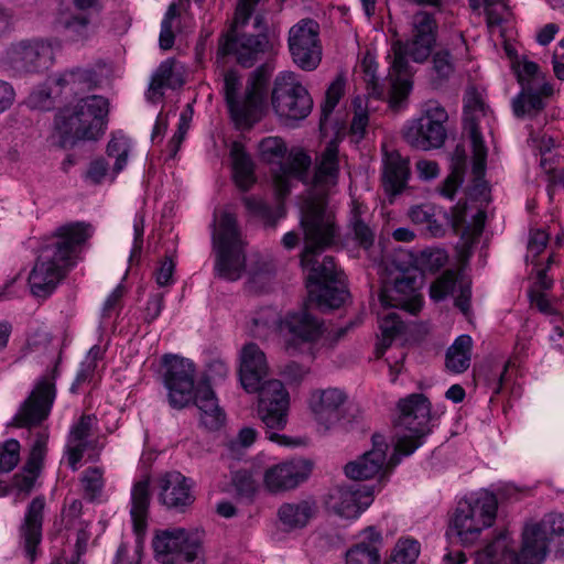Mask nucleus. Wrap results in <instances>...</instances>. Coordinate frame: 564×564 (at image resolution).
I'll list each match as a JSON object with an SVG mask.
<instances>
[{"mask_svg":"<svg viewBox=\"0 0 564 564\" xmlns=\"http://www.w3.org/2000/svg\"><path fill=\"white\" fill-rule=\"evenodd\" d=\"M338 145L330 141L322 152L313 177L314 193L302 207L301 225L304 231L305 247L301 264L307 271L308 285L343 281L332 257H324L319 263L317 257L329 247L336 237L337 228L332 209L327 207L325 195L337 183Z\"/></svg>","mask_w":564,"mask_h":564,"instance_id":"nucleus-1","label":"nucleus"},{"mask_svg":"<svg viewBox=\"0 0 564 564\" xmlns=\"http://www.w3.org/2000/svg\"><path fill=\"white\" fill-rule=\"evenodd\" d=\"M91 236V226L78 221L61 226L46 237L29 274L31 293L36 297L51 295L77 264L82 248Z\"/></svg>","mask_w":564,"mask_h":564,"instance_id":"nucleus-2","label":"nucleus"},{"mask_svg":"<svg viewBox=\"0 0 564 564\" xmlns=\"http://www.w3.org/2000/svg\"><path fill=\"white\" fill-rule=\"evenodd\" d=\"M564 552V514L549 513L539 522L527 524L522 546L507 532L500 533L478 557V564H542L549 551Z\"/></svg>","mask_w":564,"mask_h":564,"instance_id":"nucleus-3","label":"nucleus"},{"mask_svg":"<svg viewBox=\"0 0 564 564\" xmlns=\"http://www.w3.org/2000/svg\"><path fill=\"white\" fill-rule=\"evenodd\" d=\"M108 112V100L98 95L64 107L55 117L53 142L65 149L78 141L98 140L106 131Z\"/></svg>","mask_w":564,"mask_h":564,"instance_id":"nucleus-4","label":"nucleus"},{"mask_svg":"<svg viewBox=\"0 0 564 564\" xmlns=\"http://www.w3.org/2000/svg\"><path fill=\"white\" fill-rule=\"evenodd\" d=\"M498 512V499L487 489L473 491L458 500L449 519L448 534L467 546L475 544L491 528Z\"/></svg>","mask_w":564,"mask_h":564,"instance_id":"nucleus-5","label":"nucleus"},{"mask_svg":"<svg viewBox=\"0 0 564 564\" xmlns=\"http://www.w3.org/2000/svg\"><path fill=\"white\" fill-rule=\"evenodd\" d=\"M268 76L263 69L253 70L247 80L243 95H239L241 78L236 70L224 76V93L230 115L240 129L250 128L260 120L265 106Z\"/></svg>","mask_w":564,"mask_h":564,"instance_id":"nucleus-6","label":"nucleus"},{"mask_svg":"<svg viewBox=\"0 0 564 564\" xmlns=\"http://www.w3.org/2000/svg\"><path fill=\"white\" fill-rule=\"evenodd\" d=\"M259 153L263 162L275 166L272 176L280 198L290 193L295 180L305 182L312 160L302 149L293 148L288 152L281 138L268 137L260 141Z\"/></svg>","mask_w":564,"mask_h":564,"instance_id":"nucleus-7","label":"nucleus"},{"mask_svg":"<svg viewBox=\"0 0 564 564\" xmlns=\"http://www.w3.org/2000/svg\"><path fill=\"white\" fill-rule=\"evenodd\" d=\"M213 242L216 251V274L228 281L240 279L246 269L245 242L232 214L224 212L215 221Z\"/></svg>","mask_w":564,"mask_h":564,"instance_id":"nucleus-8","label":"nucleus"},{"mask_svg":"<svg viewBox=\"0 0 564 564\" xmlns=\"http://www.w3.org/2000/svg\"><path fill=\"white\" fill-rule=\"evenodd\" d=\"M399 416L395 422V454L411 455L430 433L431 403L421 393H413L398 402Z\"/></svg>","mask_w":564,"mask_h":564,"instance_id":"nucleus-9","label":"nucleus"},{"mask_svg":"<svg viewBox=\"0 0 564 564\" xmlns=\"http://www.w3.org/2000/svg\"><path fill=\"white\" fill-rule=\"evenodd\" d=\"M259 393L257 412L267 427L268 438L279 445L290 446L293 443L288 436L275 431L283 430L288 424L290 394L279 380H267L257 391Z\"/></svg>","mask_w":564,"mask_h":564,"instance_id":"nucleus-10","label":"nucleus"},{"mask_svg":"<svg viewBox=\"0 0 564 564\" xmlns=\"http://www.w3.org/2000/svg\"><path fill=\"white\" fill-rule=\"evenodd\" d=\"M203 532L198 529L173 528L159 533L153 541L155 557L161 564H204Z\"/></svg>","mask_w":564,"mask_h":564,"instance_id":"nucleus-11","label":"nucleus"},{"mask_svg":"<svg viewBox=\"0 0 564 564\" xmlns=\"http://www.w3.org/2000/svg\"><path fill=\"white\" fill-rule=\"evenodd\" d=\"M447 120L448 115L444 107L435 100H429L422 105L420 117L406 123L403 137L415 149H438L447 137Z\"/></svg>","mask_w":564,"mask_h":564,"instance_id":"nucleus-12","label":"nucleus"},{"mask_svg":"<svg viewBox=\"0 0 564 564\" xmlns=\"http://www.w3.org/2000/svg\"><path fill=\"white\" fill-rule=\"evenodd\" d=\"M435 42L436 40L411 33L408 41H399L394 44V59L391 67L393 73H395V77L391 74L392 89L390 97L393 107H399L412 88L409 78L403 76L408 65L406 57L416 63L425 62L431 55Z\"/></svg>","mask_w":564,"mask_h":564,"instance_id":"nucleus-13","label":"nucleus"},{"mask_svg":"<svg viewBox=\"0 0 564 564\" xmlns=\"http://www.w3.org/2000/svg\"><path fill=\"white\" fill-rule=\"evenodd\" d=\"M272 107L280 118L296 121L311 113L313 100L295 73L282 72L274 79Z\"/></svg>","mask_w":564,"mask_h":564,"instance_id":"nucleus-14","label":"nucleus"},{"mask_svg":"<svg viewBox=\"0 0 564 564\" xmlns=\"http://www.w3.org/2000/svg\"><path fill=\"white\" fill-rule=\"evenodd\" d=\"M288 46L293 63L303 70H314L322 61L319 25L312 19H302L288 34Z\"/></svg>","mask_w":564,"mask_h":564,"instance_id":"nucleus-15","label":"nucleus"},{"mask_svg":"<svg viewBox=\"0 0 564 564\" xmlns=\"http://www.w3.org/2000/svg\"><path fill=\"white\" fill-rule=\"evenodd\" d=\"M164 386L169 403L174 409H183L192 401L195 379L193 361L178 356H164Z\"/></svg>","mask_w":564,"mask_h":564,"instance_id":"nucleus-16","label":"nucleus"},{"mask_svg":"<svg viewBox=\"0 0 564 564\" xmlns=\"http://www.w3.org/2000/svg\"><path fill=\"white\" fill-rule=\"evenodd\" d=\"M421 281L411 271H401L390 283H384L380 292V302L384 308H401L416 314L423 304L420 292Z\"/></svg>","mask_w":564,"mask_h":564,"instance_id":"nucleus-17","label":"nucleus"},{"mask_svg":"<svg viewBox=\"0 0 564 564\" xmlns=\"http://www.w3.org/2000/svg\"><path fill=\"white\" fill-rule=\"evenodd\" d=\"M289 351H297L301 345L315 341L322 333V323L306 308L288 313L279 325Z\"/></svg>","mask_w":564,"mask_h":564,"instance_id":"nucleus-18","label":"nucleus"},{"mask_svg":"<svg viewBox=\"0 0 564 564\" xmlns=\"http://www.w3.org/2000/svg\"><path fill=\"white\" fill-rule=\"evenodd\" d=\"M55 399V386L48 378L39 380L30 397L13 417L17 427H31L45 420Z\"/></svg>","mask_w":564,"mask_h":564,"instance_id":"nucleus-19","label":"nucleus"},{"mask_svg":"<svg viewBox=\"0 0 564 564\" xmlns=\"http://www.w3.org/2000/svg\"><path fill=\"white\" fill-rule=\"evenodd\" d=\"M485 112L484 102L476 94H469L465 99L464 127L468 131L471 140L473 173L477 180L484 176L486 170L487 149L478 129V121L481 116H485Z\"/></svg>","mask_w":564,"mask_h":564,"instance_id":"nucleus-20","label":"nucleus"},{"mask_svg":"<svg viewBox=\"0 0 564 564\" xmlns=\"http://www.w3.org/2000/svg\"><path fill=\"white\" fill-rule=\"evenodd\" d=\"M269 50L265 35H235L229 33L219 42L218 54L234 55L243 67H252Z\"/></svg>","mask_w":564,"mask_h":564,"instance_id":"nucleus-21","label":"nucleus"},{"mask_svg":"<svg viewBox=\"0 0 564 564\" xmlns=\"http://www.w3.org/2000/svg\"><path fill=\"white\" fill-rule=\"evenodd\" d=\"M372 496L373 488L369 486L336 487L329 492L327 505L339 517L354 519L370 506Z\"/></svg>","mask_w":564,"mask_h":564,"instance_id":"nucleus-22","label":"nucleus"},{"mask_svg":"<svg viewBox=\"0 0 564 564\" xmlns=\"http://www.w3.org/2000/svg\"><path fill=\"white\" fill-rule=\"evenodd\" d=\"M388 448L384 436L373 435L372 448L345 466L346 476L354 480H364L382 474L390 464L387 463Z\"/></svg>","mask_w":564,"mask_h":564,"instance_id":"nucleus-23","label":"nucleus"},{"mask_svg":"<svg viewBox=\"0 0 564 564\" xmlns=\"http://www.w3.org/2000/svg\"><path fill=\"white\" fill-rule=\"evenodd\" d=\"M311 471L312 464L310 460L303 458L291 459L268 468L263 481L272 492L290 490L305 481Z\"/></svg>","mask_w":564,"mask_h":564,"instance_id":"nucleus-24","label":"nucleus"},{"mask_svg":"<svg viewBox=\"0 0 564 564\" xmlns=\"http://www.w3.org/2000/svg\"><path fill=\"white\" fill-rule=\"evenodd\" d=\"M346 400L344 390L329 387L311 391L307 404L315 421L327 431L339 421V409Z\"/></svg>","mask_w":564,"mask_h":564,"instance_id":"nucleus-25","label":"nucleus"},{"mask_svg":"<svg viewBox=\"0 0 564 564\" xmlns=\"http://www.w3.org/2000/svg\"><path fill=\"white\" fill-rule=\"evenodd\" d=\"M159 501L169 509L183 511L195 497L188 478L178 471H167L155 479Z\"/></svg>","mask_w":564,"mask_h":564,"instance_id":"nucleus-26","label":"nucleus"},{"mask_svg":"<svg viewBox=\"0 0 564 564\" xmlns=\"http://www.w3.org/2000/svg\"><path fill=\"white\" fill-rule=\"evenodd\" d=\"M269 371L264 352L256 344H247L240 352L239 377L243 389L254 393L265 382Z\"/></svg>","mask_w":564,"mask_h":564,"instance_id":"nucleus-27","label":"nucleus"},{"mask_svg":"<svg viewBox=\"0 0 564 564\" xmlns=\"http://www.w3.org/2000/svg\"><path fill=\"white\" fill-rule=\"evenodd\" d=\"M11 59L25 68H47L53 62V48L43 40L22 41L10 50Z\"/></svg>","mask_w":564,"mask_h":564,"instance_id":"nucleus-28","label":"nucleus"},{"mask_svg":"<svg viewBox=\"0 0 564 564\" xmlns=\"http://www.w3.org/2000/svg\"><path fill=\"white\" fill-rule=\"evenodd\" d=\"M382 184L384 191L394 196L403 191L410 176L409 161L395 150L382 147Z\"/></svg>","mask_w":564,"mask_h":564,"instance_id":"nucleus-29","label":"nucleus"},{"mask_svg":"<svg viewBox=\"0 0 564 564\" xmlns=\"http://www.w3.org/2000/svg\"><path fill=\"white\" fill-rule=\"evenodd\" d=\"M96 424L97 419L95 415H82L70 427L66 444V456L68 466L74 471L78 469L84 453L91 445L89 437Z\"/></svg>","mask_w":564,"mask_h":564,"instance_id":"nucleus-30","label":"nucleus"},{"mask_svg":"<svg viewBox=\"0 0 564 564\" xmlns=\"http://www.w3.org/2000/svg\"><path fill=\"white\" fill-rule=\"evenodd\" d=\"M359 542L346 552V564H380L382 533L375 527H368L359 533Z\"/></svg>","mask_w":564,"mask_h":564,"instance_id":"nucleus-31","label":"nucleus"},{"mask_svg":"<svg viewBox=\"0 0 564 564\" xmlns=\"http://www.w3.org/2000/svg\"><path fill=\"white\" fill-rule=\"evenodd\" d=\"M44 508L45 498L43 496L35 497L26 508L24 522L21 527V538L25 553L31 561L34 560L35 549L42 538Z\"/></svg>","mask_w":564,"mask_h":564,"instance_id":"nucleus-32","label":"nucleus"},{"mask_svg":"<svg viewBox=\"0 0 564 564\" xmlns=\"http://www.w3.org/2000/svg\"><path fill=\"white\" fill-rule=\"evenodd\" d=\"M184 66L174 58L163 61L152 75L148 97L158 100L163 96L164 89H175L185 83Z\"/></svg>","mask_w":564,"mask_h":564,"instance_id":"nucleus-33","label":"nucleus"},{"mask_svg":"<svg viewBox=\"0 0 564 564\" xmlns=\"http://www.w3.org/2000/svg\"><path fill=\"white\" fill-rule=\"evenodd\" d=\"M192 400L200 411V423L206 429L215 431L223 426L225 413L218 404V400L212 387L205 382H199L193 392Z\"/></svg>","mask_w":564,"mask_h":564,"instance_id":"nucleus-34","label":"nucleus"},{"mask_svg":"<svg viewBox=\"0 0 564 564\" xmlns=\"http://www.w3.org/2000/svg\"><path fill=\"white\" fill-rule=\"evenodd\" d=\"M553 94V87L550 84L527 85L512 100V109L519 118L536 117L545 107V100Z\"/></svg>","mask_w":564,"mask_h":564,"instance_id":"nucleus-35","label":"nucleus"},{"mask_svg":"<svg viewBox=\"0 0 564 564\" xmlns=\"http://www.w3.org/2000/svg\"><path fill=\"white\" fill-rule=\"evenodd\" d=\"M317 506L313 500H297L280 506L278 517L288 531L305 528L316 516Z\"/></svg>","mask_w":564,"mask_h":564,"instance_id":"nucleus-36","label":"nucleus"},{"mask_svg":"<svg viewBox=\"0 0 564 564\" xmlns=\"http://www.w3.org/2000/svg\"><path fill=\"white\" fill-rule=\"evenodd\" d=\"M229 154L236 185L242 191L249 189L256 182L252 159L245 150L242 143L237 141L231 143Z\"/></svg>","mask_w":564,"mask_h":564,"instance_id":"nucleus-37","label":"nucleus"},{"mask_svg":"<svg viewBox=\"0 0 564 564\" xmlns=\"http://www.w3.org/2000/svg\"><path fill=\"white\" fill-rule=\"evenodd\" d=\"M307 288L311 301L316 302L321 310L337 308L344 304L348 296L344 281L307 285Z\"/></svg>","mask_w":564,"mask_h":564,"instance_id":"nucleus-38","label":"nucleus"},{"mask_svg":"<svg viewBox=\"0 0 564 564\" xmlns=\"http://www.w3.org/2000/svg\"><path fill=\"white\" fill-rule=\"evenodd\" d=\"M149 488L150 480L149 478H144L133 486L131 492V518L133 521L134 531L138 535L144 531L147 524V514L150 503Z\"/></svg>","mask_w":564,"mask_h":564,"instance_id":"nucleus-39","label":"nucleus"},{"mask_svg":"<svg viewBox=\"0 0 564 564\" xmlns=\"http://www.w3.org/2000/svg\"><path fill=\"white\" fill-rule=\"evenodd\" d=\"M473 339L469 335L458 336L446 354V367L449 371L462 373L470 365Z\"/></svg>","mask_w":564,"mask_h":564,"instance_id":"nucleus-40","label":"nucleus"},{"mask_svg":"<svg viewBox=\"0 0 564 564\" xmlns=\"http://www.w3.org/2000/svg\"><path fill=\"white\" fill-rule=\"evenodd\" d=\"M181 30V11L176 3H171L161 21L159 46L163 51L171 50L175 42L176 33Z\"/></svg>","mask_w":564,"mask_h":564,"instance_id":"nucleus-41","label":"nucleus"},{"mask_svg":"<svg viewBox=\"0 0 564 564\" xmlns=\"http://www.w3.org/2000/svg\"><path fill=\"white\" fill-rule=\"evenodd\" d=\"M130 152V139L121 132L113 133L107 144V155L115 160L112 167L115 176L126 167Z\"/></svg>","mask_w":564,"mask_h":564,"instance_id":"nucleus-42","label":"nucleus"},{"mask_svg":"<svg viewBox=\"0 0 564 564\" xmlns=\"http://www.w3.org/2000/svg\"><path fill=\"white\" fill-rule=\"evenodd\" d=\"M95 73L88 68L76 67L61 74L56 84L61 88H68L70 91H78L89 88L94 80Z\"/></svg>","mask_w":564,"mask_h":564,"instance_id":"nucleus-43","label":"nucleus"},{"mask_svg":"<svg viewBox=\"0 0 564 564\" xmlns=\"http://www.w3.org/2000/svg\"><path fill=\"white\" fill-rule=\"evenodd\" d=\"M435 210L431 204H421L411 207L408 215L412 223L424 226L432 236H438L443 228L435 219Z\"/></svg>","mask_w":564,"mask_h":564,"instance_id":"nucleus-44","label":"nucleus"},{"mask_svg":"<svg viewBox=\"0 0 564 564\" xmlns=\"http://www.w3.org/2000/svg\"><path fill=\"white\" fill-rule=\"evenodd\" d=\"M379 327L381 330V340L378 350L380 354H383L391 345V341L401 334L404 325L395 313L389 312L379 314Z\"/></svg>","mask_w":564,"mask_h":564,"instance_id":"nucleus-45","label":"nucleus"},{"mask_svg":"<svg viewBox=\"0 0 564 564\" xmlns=\"http://www.w3.org/2000/svg\"><path fill=\"white\" fill-rule=\"evenodd\" d=\"M420 555V544L413 539H400L386 564H415Z\"/></svg>","mask_w":564,"mask_h":564,"instance_id":"nucleus-46","label":"nucleus"},{"mask_svg":"<svg viewBox=\"0 0 564 564\" xmlns=\"http://www.w3.org/2000/svg\"><path fill=\"white\" fill-rule=\"evenodd\" d=\"M85 498L90 501L98 500L105 487L104 469L100 467L87 468L80 478Z\"/></svg>","mask_w":564,"mask_h":564,"instance_id":"nucleus-47","label":"nucleus"},{"mask_svg":"<svg viewBox=\"0 0 564 564\" xmlns=\"http://www.w3.org/2000/svg\"><path fill=\"white\" fill-rule=\"evenodd\" d=\"M90 20L85 15L75 14L63 23L65 36L72 42H85L90 39Z\"/></svg>","mask_w":564,"mask_h":564,"instance_id":"nucleus-48","label":"nucleus"},{"mask_svg":"<svg viewBox=\"0 0 564 564\" xmlns=\"http://www.w3.org/2000/svg\"><path fill=\"white\" fill-rule=\"evenodd\" d=\"M447 259L448 256L444 249L427 248L419 252L414 263L422 271L434 272L444 267Z\"/></svg>","mask_w":564,"mask_h":564,"instance_id":"nucleus-49","label":"nucleus"},{"mask_svg":"<svg viewBox=\"0 0 564 564\" xmlns=\"http://www.w3.org/2000/svg\"><path fill=\"white\" fill-rule=\"evenodd\" d=\"M410 24L412 34L436 40L438 26L432 13L419 10L412 15Z\"/></svg>","mask_w":564,"mask_h":564,"instance_id":"nucleus-50","label":"nucleus"},{"mask_svg":"<svg viewBox=\"0 0 564 564\" xmlns=\"http://www.w3.org/2000/svg\"><path fill=\"white\" fill-rule=\"evenodd\" d=\"M283 318L280 317L278 311L273 307H264L256 313L252 318L256 336H265L269 330H279V325Z\"/></svg>","mask_w":564,"mask_h":564,"instance_id":"nucleus-51","label":"nucleus"},{"mask_svg":"<svg viewBox=\"0 0 564 564\" xmlns=\"http://www.w3.org/2000/svg\"><path fill=\"white\" fill-rule=\"evenodd\" d=\"M364 206L360 204H354L351 209V217L349 220L351 230L355 234V238L359 241V243L368 249L373 242V231L372 229L361 219Z\"/></svg>","mask_w":564,"mask_h":564,"instance_id":"nucleus-52","label":"nucleus"},{"mask_svg":"<svg viewBox=\"0 0 564 564\" xmlns=\"http://www.w3.org/2000/svg\"><path fill=\"white\" fill-rule=\"evenodd\" d=\"M457 284V274L452 271H445L431 285L430 295L434 301H442L447 295L453 294Z\"/></svg>","mask_w":564,"mask_h":564,"instance_id":"nucleus-53","label":"nucleus"},{"mask_svg":"<svg viewBox=\"0 0 564 564\" xmlns=\"http://www.w3.org/2000/svg\"><path fill=\"white\" fill-rule=\"evenodd\" d=\"M517 75L521 88H527V85H536L539 87L540 84H549L545 76L540 72L539 65L534 62L524 61L519 63Z\"/></svg>","mask_w":564,"mask_h":564,"instance_id":"nucleus-54","label":"nucleus"},{"mask_svg":"<svg viewBox=\"0 0 564 564\" xmlns=\"http://www.w3.org/2000/svg\"><path fill=\"white\" fill-rule=\"evenodd\" d=\"M20 443L10 438L0 444V473H10L20 460Z\"/></svg>","mask_w":564,"mask_h":564,"instance_id":"nucleus-55","label":"nucleus"},{"mask_svg":"<svg viewBox=\"0 0 564 564\" xmlns=\"http://www.w3.org/2000/svg\"><path fill=\"white\" fill-rule=\"evenodd\" d=\"M484 8L489 28L500 25L510 15L507 0H484Z\"/></svg>","mask_w":564,"mask_h":564,"instance_id":"nucleus-56","label":"nucleus"},{"mask_svg":"<svg viewBox=\"0 0 564 564\" xmlns=\"http://www.w3.org/2000/svg\"><path fill=\"white\" fill-rule=\"evenodd\" d=\"M39 468L24 465L22 470L14 475L12 480V488L17 490L18 495H29L34 487L35 480L40 474Z\"/></svg>","mask_w":564,"mask_h":564,"instance_id":"nucleus-57","label":"nucleus"},{"mask_svg":"<svg viewBox=\"0 0 564 564\" xmlns=\"http://www.w3.org/2000/svg\"><path fill=\"white\" fill-rule=\"evenodd\" d=\"M549 242V234L542 229L531 230L529 234L525 260L535 264L536 257L544 251Z\"/></svg>","mask_w":564,"mask_h":564,"instance_id":"nucleus-58","label":"nucleus"},{"mask_svg":"<svg viewBox=\"0 0 564 564\" xmlns=\"http://www.w3.org/2000/svg\"><path fill=\"white\" fill-rule=\"evenodd\" d=\"M345 90V78L338 75L329 85L326 91V99L322 107L324 118H327L337 106Z\"/></svg>","mask_w":564,"mask_h":564,"instance_id":"nucleus-59","label":"nucleus"},{"mask_svg":"<svg viewBox=\"0 0 564 564\" xmlns=\"http://www.w3.org/2000/svg\"><path fill=\"white\" fill-rule=\"evenodd\" d=\"M454 62L447 50H440L433 56V70L440 80H445L454 73Z\"/></svg>","mask_w":564,"mask_h":564,"instance_id":"nucleus-60","label":"nucleus"},{"mask_svg":"<svg viewBox=\"0 0 564 564\" xmlns=\"http://www.w3.org/2000/svg\"><path fill=\"white\" fill-rule=\"evenodd\" d=\"M48 441V434L46 432H39L32 445L30 456L26 464L30 467L41 469L43 459L46 454V446Z\"/></svg>","mask_w":564,"mask_h":564,"instance_id":"nucleus-61","label":"nucleus"},{"mask_svg":"<svg viewBox=\"0 0 564 564\" xmlns=\"http://www.w3.org/2000/svg\"><path fill=\"white\" fill-rule=\"evenodd\" d=\"M232 485L241 497L251 498L258 488L253 477L245 470L237 471L232 477Z\"/></svg>","mask_w":564,"mask_h":564,"instance_id":"nucleus-62","label":"nucleus"},{"mask_svg":"<svg viewBox=\"0 0 564 564\" xmlns=\"http://www.w3.org/2000/svg\"><path fill=\"white\" fill-rule=\"evenodd\" d=\"M83 503L78 499H73L64 507L61 520L64 529L72 530L73 528L79 527V523H83L80 521Z\"/></svg>","mask_w":564,"mask_h":564,"instance_id":"nucleus-63","label":"nucleus"},{"mask_svg":"<svg viewBox=\"0 0 564 564\" xmlns=\"http://www.w3.org/2000/svg\"><path fill=\"white\" fill-rule=\"evenodd\" d=\"M355 115L351 121L350 131L352 135L357 137L358 140L362 139L366 133V128L369 122L368 113L361 107V100L357 98L355 100Z\"/></svg>","mask_w":564,"mask_h":564,"instance_id":"nucleus-64","label":"nucleus"}]
</instances>
